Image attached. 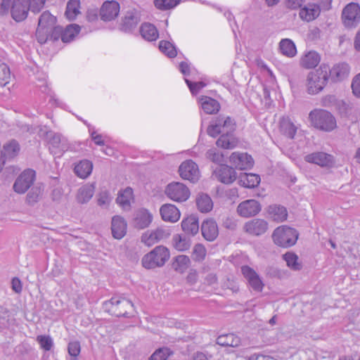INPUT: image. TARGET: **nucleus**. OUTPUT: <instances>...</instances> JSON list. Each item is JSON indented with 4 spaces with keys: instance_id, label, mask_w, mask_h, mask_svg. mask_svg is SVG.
I'll list each match as a JSON object with an SVG mask.
<instances>
[{
    "instance_id": "nucleus-1",
    "label": "nucleus",
    "mask_w": 360,
    "mask_h": 360,
    "mask_svg": "<svg viewBox=\"0 0 360 360\" xmlns=\"http://www.w3.org/2000/svg\"><path fill=\"white\" fill-rule=\"evenodd\" d=\"M56 18L49 11L44 12L39 19L36 32L37 41L44 44L49 38L58 39L56 33L61 32V27L56 26Z\"/></svg>"
},
{
    "instance_id": "nucleus-2",
    "label": "nucleus",
    "mask_w": 360,
    "mask_h": 360,
    "mask_svg": "<svg viewBox=\"0 0 360 360\" xmlns=\"http://www.w3.org/2000/svg\"><path fill=\"white\" fill-rule=\"evenodd\" d=\"M328 78V67L325 64L321 65L318 69L311 71L307 77V92L310 95L318 94L326 86Z\"/></svg>"
},
{
    "instance_id": "nucleus-3",
    "label": "nucleus",
    "mask_w": 360,
    "mask_h": 360,
    "mask_svg": "<svg viewBox=\"0 0 360 360\" xmlns=\"http://www.w3.org/2000/svg\"><path fill=\"white\" fill-rule=\"evenodd\" d=\"M29 0H2L0 5V14H11L16 22L24 20L28 15Z\"/></svg>"
},
{
    "instance_id": "nucleus-4",
    "label": "nucleus",
    "mask_w": 360,
    "mask_h": 360,
    "mask_svg": "<svg viewBox=\"0 0 360 360\" xmlns=\"http://www.w3.org/2000/svg\"><path fill=\"white\" fill-rule=\"evenodd\" d=\"M309 121L314 128L323 131H331L337 127L335 117L323 109L311 110L309 114Z\"/></svg>"
},
{
    "instance_id": "nucleus-5",
    "label": "nucleus",
    "mask_w": 360,
    "mask_h": 360,
    "mask_svg": "<svg viewBox=\"0 0 360 360\" xmlns=\"http://www.w3.org/2000/svg\"><path fill=\"white\" fill-rule=\"evenodd\" d=\"M46 136L49 139V149L54 155H60L65 151H77L76 146L78 143H71L68 141V139L60 134H56L51 131L40 132V136Z\"/></svg>"
},
{
    "instance_id": "nucleus-6",
    "label": "nucleus",
    "mask_w": 360,
    "mask_h": 360,
    "mask_svg": "<svg viewBox=\"0 0 360 360\" xmlns=\"http://www.w3.org/2000/svg\"><path fill=\"white\" fill-rule=\"evenodd\" d=\"M169 250L165 246L159 245L144 255L142 259V264L148 269L162 266L169 259Z\"/></svg>"
},
{
    "instance_id": "nucleus-7",
    "label": "nucleus",
    "mask_w": 360,
    "mask_h": 360,
    "mask_svg": "<svg viewBox=\"0 0 360 360\" xmlns=\"http://www.w3.org/2000/svg\"><path fill=\"white\" fill-rule=\"evenodd\" d=\"M298 236L299 234L295 229L287 226H281L274 230L272 238L276 245L283 248H289L296 243Z\"/></svg>"
},
{
    "instance_id": "nucleus-8",
    "label": "nucleus",
    "mask_w": 360,
    "mask_h": 360,
    "mask_svg": "<svg viewBox=\"0 0 360 360\" xmlns=\"http://www.w3.org/2000/svg\"><path fill=\"white\" fill-rule=\"evenodd\" d=\"M236 129V122L230 117H219L212 120L207 128V134L215 137L219 134H233Z\"/></svg>"
},
{
    "instance_id": "nucleus-9",
    "label": "nucleus",
    "mask_w": 360,
    "mask_h": 360,
    "mask_svg": "<svg viewBox=\"0 0 360 360\" xmlns=\"http://www.w3.org/2000/svg\"><path fill=\"white\" fill-rule=\"evenodd\" d=\"M166 196L172 201L183 202L186 201L191 195L188 188L181 182L169 183L165 189Z\"/></svg>"
},
{
    "instance_id": "nucleus-10",
    "label": "nucleus",
    "mask_w": 360,
    "mask_h": 360,
    "mask_svg": "<svg viewBox=\"0 0 360 360\" xmlns=\"http://www.w3.org/2000/svg\"><path fill=\"white\" fill-rule=\"evenodd\" d=\"M342 20L346 27H356L360 22V6L357 3H349L342 10Z\"/></svg>"
},
{
    "instance_id": "nucleus-11",
    "label": "nucleus",
    "mask_w": 360,
    "mask_h": 360,
    "mask_svg": "<svg viewBox=\"0 0 360 360\" xmlns=\"http://www.w3.org/2000/svg\"><path fill=\"white\" fill-rule=\"evenodd\" d=\"M181 177L191 182H196L200 178L198 166L192 160L183 162L179 168Z\"/></svg>"
},
{
    "instance_id": "nucleus-12",
    "label": "nucleus",
    "mask_w": 360,
    "mask_h": 360,
    "mask_svg": "<svg viewBox=\"0 0 360 360\" xmlns=\"http://www.w3.org/2000/svg\"><path fill=\"white\" fill-rule=\"evenodd\" d=\"M35 179V172L26 169L15 180L13 189L18 193H24L33 184Z\"/></svg>"
},
{
    "instance_id": "nucleus-13",
    "label": "nucleus",
    "mask_w": 360,
    "mask_h": 360,
    "mask_svg": "<svg viewBox=\"0 0 360 360\" xmlns=\"http://www.w3.org/2000/svg\"><path fill=\"white\" fill-rule=\"evenodd\" d=\"M262 210L260 203L256 200L250 199L241 202L237 207V213L244 218L257 215Z\"/></svg>"
},
{
    "instance_id": "nucleus-14",
    "label": "nucleus",
    "mask_w": 360,
    "mask_h": 360,
    "mask_svg": "<svg viewBox=\"0 0 360 360\" xmlns=\"http://www.w3.org/2000/svg\"><path fill=\"white\" fill-rule=\"evenodd\" d=\"M269 224L263 219H253L248 221L243 225V231L249 235L259 236L266 233Z\"/></svg>"
},
{
    "instance_id": "nucleus-15",
    "label": "nucleus",
    "mask_w": 360,
    "mask_h": 360,
    "mask_svg": "<svg viewBox=\"0 0 360 360\" xmlns=\"http://www.w3.org/2000/svg\"><path fill=\"white\" fill-rule=\"evenodd\" d=\"M111 305L112 307L110 309L116 316H124L127 311L133 307L131 302L124 297H114L107 302L105 305Z\"/></svg>"
},
{
    "instance_id": "nucleus-16",
    "label": "nucleus",
    "mask_w": 360,
    "mask_h": 360,
    "mask_svg": "<svg viewBox=\"0 0 360 360\" xmlns=\"http://www.w3.org/2000/svg\"><path fill=\"white\" fill-rule=\"evenodd\" d=\"M241 272L250 287L255 291L262 292L264 283L259 274L248 266L241 267Z\"/></svg>"
},
{
    "instance_id": "nucleus-17",
    "label": "nucleus",
    "mask_w": 360,
    "mask_h": 360,
    "mask_svg": "<svg viewBox=\"0 0 360 360\" xmlns=\"http://www.w3.org/2000/svg\"><path fill=\"white\" fill-rule=\"evenodd\" d=\"M120 6L116 1H105L100 10V16L103 21L115 20L119 15Z\"/></svg>"
},
{
    "instance_id": "nucleus-18",
    "label": "nucleus",
    "mask_w": 360,
    "mask_h": 360,
    "mask_svg": "<svg viewBox=\"0 0 360 360\" xmlns=\"http://www.w3.org/2000/svg\"><path fill=\"white\" fill-rule=\"evenodd\" d=\"M230 162L236 169H248L252 167L254 160L251 155L246 153L234 152L230 156Z\"/></svg>"
},
{
    "instance_id": "nucleus-19",
    "label": "nucleus",
    "mask_w": 360,
    "mask_h": 360,
    "mask_svg": "<svg viewBox=\"0 0 360 360\" xmlns=\"http://www.w3.org/2000/svg\"><path fill=\"white\" fill-rule=\"evenodd\" d=\"M160 214L164 221L176 223L181 217L179 210L173 204L166 203L160 208Z\"/></svg>"
},
{
    "instance_id": "nucleus-20",
    "label": "nucleus",
    "mask_w": 360,
    "mask_h": 360,
    "mask_svg": "<svg viewBox=\"0 0 360 360\" xmlns=\"http://www.w3.org/2000/svg\"><path fill=\"white\" fill-rule=\"evenodd\" d=\"M321 13L320 6L316 4L309 3L300 8V18L307 22L316 20Z\"/></svg>"
},
{
    "instance_id": "nucleus-21",
    "label": "nucleus",
    "mask_w": 360,
    "mask_h": 360,
    "mask_svg": "<svg viewBox=\"0 0 360 360\" xmlns=\"http://www.w3.org/2000/svg\"><path fill=\"white\" fill-rule=\"evenodd\" d=\"M116 202L123 210H129L131 205L134 202L133 189L131 187H127L120 190Z\"/></svg>"
},
{
    "instance_id": "nucleus-22",
    "label": "nucleus",
    "mask_w": 360,
    "mask_h": 360,
    "mask_svg": "<svg viewBox=\"0 0 360 360\" xmlns=\"http://www.w3.org/2000/svg\"><path fill=\"white\" fill-rule=\"evenodd\" d=\"M169 233L162 228L147 231L141 236V242L147 246H151L167 237Z\"/></svg>"
},
{
    "instance_id": "nucleus-23",
    "label": "nucleus",
    "mask_w": 360,
    "mask_h": 360,
    "mask_svg": "<svg viewBox=\"0 0 360 360\" xmlns=\"http://www.w3.org/2000/svg\"><path fill=\"white\" fill-rule=\"evenodd\" d=\"M153 219V214L148 210L141 208L134 213V225L139 229H143L149 226Z\"/></svg>"
},
{
    "instance_id": "nucleus-24",
    "label": "nucleus",
    "mask_w": 360,
    "mask_h": 360,
    "mask_svg": "<svg viewBox=\"0 0 360 360\" xmlns=\"http://www.w3.org/2000/svg\"><path fill=\"white\" fill-rule=\"evenodd\" d=\"M305 160L309 163H314L321 167H328L333 163V157L331 155L317 152L305 156Z\"/></svg>"
},
{
    "instance_id": "nucleus-25",
    "label": "nucleus",
    "mask_w": 360,
    "mask_h": 360,
    "mask_svg": "<svg viewBox=\"0 0 360 360\" xmlns=\"http://www.w3.org/2000/svg\"><path fill=\"white\" fill-rule=\"evenodd\" d=\"M350 68L347 63H341L335 65L330 70L328 75L333 82H340L347 78Z\"/></svg>"
},
{
    "instance_id": "nucleus-26",
    "label": "nucleus",
    "mask_w": 360,
    "mask_h": 360,
    "mask_svg": "<svg viewBox=\"0 0 360 360\" xmlns=\"http://www.w3.org/2000/svg\"><path fill=\"white\" fill-rule=\"evenodd\" d=\"M201 232L205 240L213 241L219 234L216 221L211 219L205 220L201 226Z\"/></svg>"
},
{
    "instance_id": "nucleus-27",
    "label": "nucleus",
    "mask_w": 360,
    "mask_h": 360,
    "mask_svg": "<svg viewBox=\"0 0 360 360\" xmlns=\"http://www.w3.org/2000/svg\"><path fill=\"white\" fill-rule=\"evenodd\" d=\"M127 222L123 217L115 216L112 219V233L115 238L121 239L127 233Z\"/></svg>"
},
{
    "instance_id": "nucleus-28",
    "label": "nucleus",
    "mask_w": 360,
    "mask_h": 360,
    "mask_svg": "<svg viewBox=\"0 0 360 360\" xmlns=\"http://www.w3.org/2000/svg\"><path fill=\"white\" fill-rule=\"evenodd\" d=\"M321 61V56L315 51L304 52L300 59V65L304 68L311 69L316 67Z\"/></svg>"
},
{
    "instance_id": "nucleus-29",
    "label": "nucleus",
    "mask_w": 360,
    "mask_h": 360,
    "mask_svg": "<svg viewBox=\"0 0 360 360\" xmlns=\"http://www.w3.org/2000/svg\"><path fill=\"white\" fill-rule=\"evenodd\" d=\"M182 230L186 233L195 236L198 233L199 224L198 217L191 214L183 219L181 223Z\"/></svg>"
},
{
    "instance_id": "nucleus-30",
    "label": "nucleus",
    "mask_w": 360,
    "mask_h": 360,
    "mask_svg": "<svg viewBox=\"0 0 360 360\" xmlns=\"http://www.w3.org/2000/svg\"><path fill=\"white\" fill-rule=\"evenodd\" d=\"M80 30L81 27L78 25L70 24L65 29L61 27V32L56 33V35L58 36V39L60 37L64 43H68L75 39L79 34Z\"/></svg>"
},
{
    "instance_id": "nucleus-31",
    "label": "nucleus",
    "mask_w": 360,
    "mask_h": 360,
    "mask_svg": "<svg viewBox=\"0 0 360 360\" xmlns=\"http://www.w3.org/2000/svg\"><path fill=\"white\" fill-rule=\"evenodd\" d=\"M260 181L259 175L253 173H242L238 176L239 184L248 188L257 187Z\"/></svg>"
},
{
    "instance_id": "nucleus-32",
    "label": "nucleus",
    "mask_w": 360,
    "mask_h": 360,
    "mask_svg": "<svg viewBox=\"0 0 360 360\" xmlns=\"http://www.w3.org/2000/svg\"><path fill=\"white\" fill-rule=\"evenodd\" d=\"M279 129L283 136L288 139H292L298 128L288 117H283L280 121Z\"/></svg>"
},
{
    "instance_id": "nucleus-33",
    "label": "nucleus",
    "mask_w": 360,
    "mask_h": 360,
    "mask_svg": "<svg viewBox=\"0 0 360 360\" xmlns=\"http://www.w3.org/2000/svg\"><path fill=\"white\" fill-rule=\"evenodd\" d=\"M201 108L206 114L217 113L220 108L219 102L208 96H202L199 101Z\"/></svg>"
},
{
    "instance_id": "nucleus-34",
    "label": "nucleus",
    "mask_w": 360,
    "mask_h": 360,
    "mask_svg": "<svg viewBox=\"0 0 360 360\" xmlns=\"http://www.w3.org/2000/svg\"><path fill=\"white\" fill-rule=\"evenodd\" d=\"M219 180L224 184H231L236 179V172L229 166L222 165L217 172Z\"/></svg>"
},
{
    "instance_id": "nucleus-35",
    "label": "nucleus",
    "mask_w": 360,
    "mask_h": 360,
    "mask_svg": "<svg viewBox=\"0 0 360 360\" xmlns=\"http://www.w3.org/2000/svg\"><path fill=\"white\" fill-rule=\"evenodd\" d=\"M140 34L145 40L148 41H155L159 36L157 28L149 22H145L141 25Z\"/></svg>"
},
{
    "instance_id": "nucleus-36",
    "label": "nucleus",
    "mask_w": 360,
    "mask_h": 360,
    "mask_svg": "<svg viewBox=\"0 0 360 360\" xmlns=\"http://www.w3.org/2000/svg\"><path fill=\"white\" fill-rule=\"evenodd\" d=\"M95 188L91 184H84L81 186L77 193V200L78 202L84 204L89 202L94 194Z\"/></svg>"
},
{
    "instance_id": "nucleus-37",
    "label": "nucleus",
    "mask_w": 360,
    "mask_h": 360,
    "mask_svg": "<svg viewBox=\"0 0 360 360\" xmlns=\"http://www.w3.org/2000/svg\"><path fill=\"white\" fill-rule=\"evenodd\" d=\"M238 143V140L233 134H221L216 142L217 146L224 149L234 148Z\"/></svg>"
},
{
    "instance_id": "nucleus-38",
    "label": "nucleus",
    "mask_w": 360,
    "mask_h": 360,
    "mask_svg": "<svg viewBox=\"0 0 360 360\" xmlns=\"http://www.w3.org/2000/svg\"><path fill=\"white\" fill-rule=\"evenodd\" d=\"M139 22V17L136 11H129L122 20V30L124 32L131 31Z\"/></svg>"
},
{
    "instance_id": "nucleus-39",
    "label": "nucleus",
    "mask_w": 360,
    "mask_h": 360,
    "mask_svg": "<svg viewBox=\"0 0 360 360\" xmlns=\"http://www.w3.org/2000/svg\"><path fill=\"white\" fill-rule=\"evenodd\" d=\"M268 213L274 221L278 222L285 221L288 217V212L285 207L276 205L269 206Z\"/></svg>"
},
{
    "instance_id": "nucleus-40",
    "label": "nucleus",
    "mask_w": 360,
    "mask_h": 360,
    "mask_svg": "<svg viewBox=\"0 0 360 360\" xmlns=\"http://www.w3.org/2000/svg\"><path fill=\"white\" fill-rule=\"evenodd\" d=\"M196 205L200 212L206 213L212 210L213 202L207 194L199 193L196 198Z\"/></svg>"
},
{
    "instance_id": "nucleus-41",
    "label": "nucleus",
    "mask_w": 360,
    "mask_h": 360,
    "mask_svg": "<svg viewBox=\"0 0 360 360\" xmlns=\"http://www.w3.org/2000/svg\"><path fill=\"white\" fill-rule=\"evenodd\" d=\"M219 345L224 347H238L240 344V338L233 333H228L219 335L217 339Z\"/></svg>"
},
{
    "instance_id": "nucleus-42",
    "label": "nucleus",
    "mask_w": 360,
    "mask_h": 360,
    "mask_svg": "<svg viewBox=\"0 0 360 360\" xmlns=\"http://www.w3.org/2000/svg\"><path fill=\"white\" fill-rule=\"evenodd\" d=\"M93 169V164L87 160H81L75 167V174L82 179L88 177Z\"/></svg>"
},
{
    "instance_id": "nucleus-43",
    "label": "nucleus",
    "mask_w": 360,
    "mask_h": 360,
    "mask_svg": "<svg viewBox=\"0 0 360 360\" xmlns=\"http://www.w3.org/2000/svg\"><path fill=\"white\" fill-rule=\"evenodd\" d=\"M281 53L288 58H292L297 54L295 43L290 39H283L279 43Z\"/></svg>"
},
{
    "instance_id": "nucleus-44",
    "label": "nucleus",
    "mask_w": 360,
    "mask_h": 360,
    "mask_svg": "<svg viewBox=\"0 0 360 360\" xmlns=\"http://www.w3.org/2000/svg\"><path fill=\"white\" fill-rule=\"evenodd\" d=\"M172 245L176 250L183 252L189 249L191 240L186 236L176 234L172 238Z\"/></svg>"
},
{
    "instance_id": "nucleus-45",
    "label": "nucleus",
    "mask_w": 360,
    "mask_h": 360,
    "mask_svg": "<svg viewBox=\"0 0 360 360\" xmlns=\"http://www.w3.org/2000/svg\"><path fill=\"white\" fill-rule=\"evenodd\" d=\"M190 258L184 255L175 257L172 266L175 271L179 273H184L190 266Z\"/></svg>"
},
{
    "instance_id": "nucleus-46",
    "label": "nucleus",
    "mask_w": 360,
    "mask_h": 360,
    "mask_svg": "<svg viewBox=\"0 0 360 360\" xmlns=\"http://www.w3.org/2000/svg\"><path fill=\"white\" fill-rule=\"evenodd\" d=\"M283 258L290 269L294 271L301 269L302 263L300 262L298 256L294 252H288L283 255Z\"/></svg>"
},
{
    "instance_id": "nucleus-47",
    "label": "nucleus",
    "mask_w": 360,
    "mask_h": 360,
    "mask_svg": "<svg viewBox=\"0 0 360 360\" xmlns=\"http://www.w3.org/2000/svg\"><path fill=\"white\" fill-rule=\"evenodd\" d=\"M80 2L79 0H70L68 2L65 15L67 18L73 20L76 18L79 12Z\"/></svg>"
},
{
    "instance_id": "nucleus-48",
    "label": "nucleus",
    "mask_w": 360,
    "mask_h": 360,
    "mask_svg": "<svg viewBox=\"0 0 360 360\" xmlns=\"http://www.w3.org/2000/svg\"><path fill=\"white\" fill-rule=\"evenodd\" d=\"M159 49L169 58H174L177 55L176 47L168 41H160Z\"/></svg>"
},
{
    "instance_id": "nucleus-49",
    "label": "nucleus",
    "mask_w": 360,
    "mask_h": 360,
    "mask_svg": "<svg viewBox=\"0 0 360 360\" xmlns=\"http://www.w3.org/2000/svg\"><path fill=\"white\" fill-rule=\"evenodd\" d=\"M207 255V250L205 246L200 243L194 245L191 254L192 259L196 262L204 260Z\"/></svg>"
},
{
    "instance_id": "nucleus-50",
    "label": "nucleus",
    "mask_w": 360,
    "mask_h": 360,
    "mask_svg": "<svg viewBox=\"0 0 360 360\" xmlns=\"http://www.w3.org/2000/svg\"><path fill=\"white\" fill-rule=\"evenodd\" d=\"M181 0H154L155 6L162 11L169 10L176 7Z\"/></svg>"
},
{
    "instance_id": "nucleus-51",
    "label": "nucleus",
    "mask_w": 360,
    "mask_h": 360,
    "mask_svg": "<svg viewBox=\"0 0 360 360\" xmlns=\"http://www.w3.org/2000/svg\"><path fill=\"white\" fill-rule=\"evenodd\" d=\"M37 341L40 345L41 349L44 351H50L53 347V341L51 336L41 335L37 337Z\"/></svg>"
},
{
    "instance_id": "nucleus-52",
    "label": "nucleus",
    "mask_w": 360,
    "mask_h": 360,
    "mask_svg": "<svg viewBox=\"0 0 360 360\" xmlns=\"http://www.w3.org/2000/svg\"><path fill=\"white\" fill-rule=\"evenodd\" d=\"M44 188L42 186L33 187L27 195L29 203H34L39 200L43 194Z\"/></svg>"
},
{
    "instance_id": "nucleus-53",
    "label": "nucleus",
    "mask_w": 360,
    "mask_h": 360,
    "mask_svg": "<svg viewBox=\"0 0 360 360\" xmlns=\"http://www.w3.org/2000/svg\"><path fill=\"white\" fill-rule=\"evenodd\" d=\"M170 349L167 347H162L157 349L150 357L149 360H167L170 356Z\"/></svg>"
},
{
    "instance_id": "nucleus-54",
    "label": "nucleus",
    "mask_w": 360,
    "mask_h": 360,
    "mask_svg": "<svg viewBox=\"0 0 360 360\" xmlns=\"http://www.w3.org/2000/svg\"><path fill=\"white\" fill-rule=\"evenodd\" d=\"M206 157L217 164H221L224 162V155L216 148H211L206 153Z\"/></svg>"
},
{
    "instance_id": "nucleus-55",
    "label": "nucleus",
    "mask_w": 360,
    "mask_h": 360,
    "mask_svg": "<svg viewBox=\"0 0 360 360\" xmlns=\"http://www.w3.org/2000/svg\"><path fill=\"white\" fill-rule=\"evenodd\" d=\"M10 78V70L5 63H0V85L8 83Z\"/></svg>"
},
{
    "instance_id": "nucleus-56",
    "label": "nucleus",
    "mask_w": 360,
    "mask_h": 360,
    "mask_svg": "<svg viewBox=\"0 0 360 360\" xmlns=\"http://www.w3.org/2000/svg\"><path fill=\"white\" fill-rule=\"evenodd\" d=\"M185 82L192 94H197L202 89L206 86V84L203 82H192L187 78H185Z\"/></svg>"
},
{
    "instance_id": "nucleus-57",
    "label": "nucleus",
    "mask_w": 360,
    "mask_h": 360,
    "mask_svg": "<svg viewBox=\"0 0 360 360\" xmlns=\"http://www.w3.org/2000/svg\"><path fill=\"white\" fill-rule=\"evenodd\" d=\"M112 200L110 193L108 191H101L98 195V204L102 207H108Z\"/></svg>"
},
{
    "instance_id": "nucleus-58",
    "label": "nucleus",
    "mask_w": 360,
    "mask_h": 360,
    "mask_svg": "<svg viewBox=\"0 0 360 360\" xmlns=\"http://www.w3.org/2000/svg\"><path fill=\"white\" fill-rule=\"evenodd\" d=\"M46 0H29L28 6L33 13H39L44 6Z\"/></svg>"
},
{
    "instance_id": "nucleus-59",
    "label": "nucleus",
    "mask_w": 360,
    "mask_h": 360,
    "mask_svg": "<svg viewBox=\"0 0 360 360\" xmlns=\"http://www.w3.org/2000/svg\"><path fill=\"white\" fill-rule=\"evenodd\" d=\"M68 353L70 356L77 357L80 353V344L77 341L70 342L68 347Z\"/></svg>"
},
{
    "instance_id": "nucleus-60",
    "label": "nucleus",
    "mask_w": 360,
    "mask_h": 360,
    "mask_svg": "<svg viewBox=\"0 0 360 360\" xmlns=\"http://www.w3.org/2000/svg\"><path fill=\"white\" fill-rule=\"evenodd\" d=\"M89 133L91 134V137L94 143L98 146H104L105 143V138L101 135L97 133V131H94L92 128H89Z\"/></svg>"
},
{
    "instance_id": "nucleus-61",
    "label": "nucleus",
    "mask_w": 360,
    "mask_h": 360,
    "mask_svg": "<svg viewBox=\"0 0 360 360\" xmlns=\"http://www.w3.org/2000/svg\"><path fill=\"white\" fill-rule=\"evenodd\" d=\"M321 30L319 27H314L309 29L307 33V39L311 41H315L321 37Z\"/></svg>"
},
{
    "instance_id": "nucleus-62",
    "label": "nucleus",
    "mask_w": 360,
    "mask_h": 360,
    "mask_svg": "<svg viewBox=\"0 0 360 360\" xmlns=\"http://www.w3.org/2000/svg\"><path fill=\"white\" fill-rule=\"evenodd\" d=\"M352 89L353 94L360 98V73L353 79Z\"/></svg>"
},
{
    "instance_id": "nucleus-63",
    "label": "nucleus",
    "mask_w": 360,
    "mask_h": 360,
    "mask_svg": "<svg viewBox=\"0 0 360 360\" xmlns=\"http://www.w3.org/2000/svg\"><path fill=\"white\" fill-rule=\"evenodd\" d=\"M12 289L17 293H20L22 291V286L21 281L18 278H13L11 281Z\"/></svg>"
},
{
    "instance_id": "nucleus-64",
    "label": "nucleus",
    "mask_w": 360,
    "mask_h": 360,
    "mask_svg": "<svg viewBox=\"0 0 360 360\" xmlns=\"http://www.w3.org/2000/svg\"><path fill=\"white\" fill-rule=\"evenodd\" d=\"M248 360H275L270 356L261 354H254L248 357Z\"/></svg>"
}]
</instances>
